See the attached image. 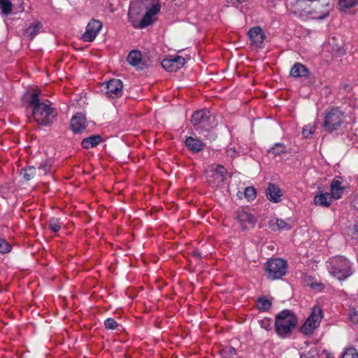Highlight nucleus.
I'll return each mask as SVG.
<instances>
[{
	"mask_svg": "<svg viewBox=\"0 0 358 358\" xmlns=\"http://www.w3.org/2000/svg\"><path fill=\"white\" fill-rule=\"evenodd\" d=\"M159 10L158 0H139L130 5L128 16L134 28L143 29L157 20Z\"/></svg>",
	"mask_w": 358,
	"mask_h": 358,
	"instance_id": "obj_1",
	"label": "nucleus"
},
{
	"mask_svg": "<svg viewBox=\"0 0 358 358\" xmlns=\"http://www.w3.org/2000/svg\"><path fill=\"white\" fill-rule=\"evenodd\" d=\"M29 105L32 107V115L34 120L39 124L48 126L52 124L57 113L51 106L49 101H41L38 93H33L30 96Z\"/></svg>",
	"mask_w": 358,
	"mask_h": 358,
	"instance_id": "obj_2",
	"label": "nucleus"
},
{
	"mask_svg": "<svg viewBox=\"0 0 358 358\" xmlns=\"http://www.w3.org/2000/svg\"><path fill=\"white\" fill-rule=\"evenodd\" d=\"M297 319L290 310H284L275 317V329L278 334L282 337L287 336L294 329Z\"/></svg>",
	"mask_w": 358,
	"mask_h": 358,
	"instance_id": "obj_3",
	"label": "nucleus"
},
{
	"mask_svg": "<svg viewBox=\"0 0 358 358\" xmlns=\"http://www.w3.org/2000/svg\"><path fill=\"white\" fill-rule=\"evenodd\" d=\"M329 270L332 275L340 280L346 278L351 274L350 262L343 257L332 259Z\"/></svg>",
	"mask_w": 358,
	"mask_h": 358,
	"instance_id": "obj_4",
	"label": "nucleus"
},
{
	"mask_svg": "<svg viewBox=\"0 0 358 358\" xmlns=\"http://www.w3.org/2000/svg\"><path fill=\"white\" fill-rule=\"evenodd\" d=\"M344 120L343 113L337 108H333L326 113L322 126L327 131L332 132L341 127Z\"/></svg>",
	"mask_w": 358,
	"mask_h": 358,
	"instance_id": "obj_5",
	"label": "nucleus"
},
{
	"mask_svg": "<svg viewBox=\"0 0 358 358\" xmlns=\"http://www.w3.org/2000/svg\"><path fill=\"white\" fill-rule=\"evenodd\" d=\"M192 123L196 130H208L216 124L215 117L204 110L196 111L192 115Z\"/></svg>",
	"mask_w": 358,
	"mask_h": 358,
	"instance_id": "obj_6",
	"label": "nucleus"
},
{
	"mask_svg": "<svg viewBox=\"0 0 358 358\" xmlns=\"http://www.w3.org/2000/svg\"><path fill=\"white\" fill-rule=\"evenodd\" d=\"M266 271L268 278L271 280L279 279L286 273L287 263L282 259H271L266 263Z\"/></svg>",
	"mask_w": 358,
	"mask_h": 358,
	"instance_id": "obj_7",
	"label": "nucleus"
},
{
	"mask_svg": "<svg viewBox=\"0 0 358 358\" xmlns=\"http://www.w3.org/2000/svg\"><path fill=\"white\" fill-rule=\"evenodd\" d=\"M322 317V309L317 306L313 307L310 315L301 328V332L304 334H312L319 327Z\"/></svg>",
	"mask_w": 358,
	"mask_h": 358,
	"instance_id": "obj_8",
	"label": "nucleus"
},
{
	"mask_svg": "<svg viewBox=\"0 0 358 358\" xmlns=\"http://www.w3.org/2000/svg\"><path fill=\"white\" fill-rule=\"evenodd\" d=\"M206 173L208 183L212 187H218L224 181L227 170L222 165H210Z\"/></svg>",
	"mask_w": 358,
	"mask_h": 358,
	"instance_id": "obj_9",
	"label": "nucleus"
},
{
	"mask_svg": "<svg viewBox=\"0 0 358 358\" xmlns=\"http://www.w3.org/2000/svg\"><path fill=\"white\" fill-rule=\"evenodd\" d=\"M102 28V23L96 20H92L86 27V31L82 35V39L86 42H92L96 37Z\"/></svg>",
	"mask_w": 358,
	"mask_h": 358,
	"instance_id": "obj_10",
	"label": "nucleus"
},
{
	"mask_svg": "<svg viewBox=\"0 0 358 358\" xmlns=\"http://www.w3.org/2000/svg\"><path fill=\"white\" fill-rule=\"evenodd\" d=\"M123 85L120 80L112 79L106 83L105 94L109 98H117L122 94Z\"/></svg>",
	"mask_w": 358,
	"mask_h": 358,
	"instance_id": "obj_11",
	"label": "nucleus"
},
{
	"mask_svg": "<svg viewBox=\"0 0 358 358\" xmlns=\"http://www.w3.org/2000/svg\"><path fill=\"white\" fill-rule=\"evenodd\" d=\"M248 36L250 45L254 48H262L266 38L263 30L259 27H255L250 29Z\"/></svg>",
	"mask_w": 358,
	"mask_h": 358,
	"instance_id": "obj_12",
	"label": "nucleus"
},
{
	"mask_svg": "<svg viewBox=\"0 0 358 358\" xmlns=\"http://www.w3.org/2000/svg\"><path fill=\"white\" fill-rule=\"evenodd\" d=\"M185 63V58L178 56L164 59L162 62V67L168 71L176 72L181 69Z\"/></svg>",
	"mask_w": 358,
	"mask_h": 358,
	"instance_id": "obj_13",
	"label": "nucleus"
},
{
	"mask_svg": "<svg viewBox=\"0 0 358 358\" xmlns=\"http://www.w3.org/2000/svg\"><path fill=\"white\" fill-rule=\"evenodd\" d=\"M237 219L243 229H246L252 227L256 222L254 216L245 210L238 211Z\"/></svg>",
	"mask_w": 358,
	"mask_h": 358,
	"instance_id": "obj_14",
	"label": "nucleus"
},
{
	"mask_svg": "<svg viewBox=\"0 0 358 358\" xmlns=\"http://www.w3.org/2000/svg\"><path fill=\"white\" fill-rule=\"evenodd\" d=\"M267 199L273 203H278L281 200L282 192L280 187L273 183H269L266 191Z\"/></svg>",
	"mask_w": 358,
	"mask_h": 358,
	"instance_id": "obj_15",
	"label": "nucleus"
},
{
	"mask_svg": "<svg viewBox=\"0 0 358 358\" xmlns=\"http://www.w3.org/2000/svg\"><path fill=\"white\" fill-rule=\"evenodd\" d=\"M86 120L84 115L77 113L71 120V127L74 132H80L85 127Z\"/></svg>",
	"mask_w": 358,
	"mask_h": 358,
	"instance_id": "obj_16",
	"label": "nucleus"
},
{
	"mask_svg": "<svg viewBox=\"0 0 358 358\" xmlns=\"http://www.w3.org/2000/svg\"><path fill=\"white\" fill-rule=\"evenodd\" d=\"M314 202L317 206L328 208L331 203V196L328 193H320L315 196Z\"/></svg>",
	"mask_w": 358,
	"mask_h": 358,
	"instance_id": "obj_17",
	"label": "nucleus"
},
{
	"mask_svg": "<svg viewBox=\"0 0 358 358\" xmlns=\"http://www.w3.org/2000/svg\"><path fill=\"white\" fill-rule=\"evenodd\" d=\"M308 69L302 64H295L291 71L290 76L294 78L297 77H306L308 75Z\"/></svg>",
	"mask_w": 358,
	"mask_h": 358,
	"instance_id": "obj_18",
	"label": "nucleus"
},
{
	"mask_svg": "<svg viewBox=\"0 0 358 358\" xmlns=\"http://www.w3.org/2000/svg\"><path fill=\"white\" fill-rule=\"evenodd\" d=\"M185 144L193 152H199L204 148V143L201 141L192 137L187 138Z\"/></svg>",
	"mask_w": 358,
	"mask_h": 358,
	"instance_id": "obj_19",
	"label": "nucleus"
},
{
	"mask_svg": "<svg viewBox=\"0 0 358 358\" xmlns=\"http://www.w3.org/2000/svg\"><path fill=\"white\" fill-rule=\"evenodd\" d=\"M101 137L99 135H93L82 141V146L85 149H90L99 144Z\"/></svg>",
	"mask_w": 358,
	"mask_h": 358,
	"instance_id": "obj_20",
	"label": "nucleus"
},
{
	"mask_svg": "<svg viewBox=\"0 0 358 358\" xmlns=\"http://www.w3.org/2000/svg\"><path fill=\"white\" fill-rule=\"evenodd\" d=\"M343 189L341 185V182L338 180H334L331 185V199H338L341 197Z\"/></svg>",
	"mask_w": 358,
	"mask_h": 358,
	"instance_id": "obj_21",
	"label": "nucleus"
},
{
	"mask_svg": "<svg viewBox=\"0 0 358 358\" xmlns=\"http://www.w3.org/2000/svg\"><path fill=\"white\" fill-rule=\"evenodd\" d=\"M141 54L138 50H132L127 57V62L132 66H137L141 61Z\"/></svg>",
	"mask_w": 358,
	"mask_h": 358,
	"instance_id": "obj_22",
	"label": "nucleus"
},
{
	"mask_svg": "<svg viewBox=\"0 0 358 358\" xmlns=\"http://www.w3.org/2000/svg\"><path fill=\"white\" fill-rule=\"evenodd\" d=\"M42 25L41 22H36L33 25L29 27L24 34L27 36L29 37L30 38H33L37 33L39 31V30L41 29Z\"/></svg>",
	"mask_w": 358,
	"mask_h": 358,
	"instance_id": "obj_23",
	"label": "nucleus"
},
{
	"mask_svg": "<svg viewBox=\"0 0 358 358\" xmlns=\"http://www.w3.org/2000/svg\"><path fill=\"white\" fill-rule=\"evenodd\" d=\"M0 10L4 15H9L13 10V5L10 0H0Z\"/></svg>",
	"mask_w": 358,
	"mask_h": 358,
	"instance_id": "obj_24",
	"label": "nucleus"
},
{
	"mask_svg": "<svg viewBox=\"0 0 358 358\" xmlns=\"http://www.w3.org/2000/svg\"><path fill=\"white\" fill-rule=\"evenodd\" d=\"M271 302L264 297H260L257 301V307L260 310H268L271 308Z\"/></svg>",
	"mask_w": 358,
	"mask_h": 358,
	"instance_id": "obj_25",
	"label": "nucleus"
},
{
	"mask_svg": "<svg viewBox=\"0 0 358 358\" xmlns=\"http://www.w3.org/2000/svg\"><path fill=\"white\" fill-rule=\"evenodd\" d=\"M21 175L26 180H29L34 178L36 176V169L33 166H29L27 169L21 171Z\"/></svg>",
	"mask_w": 358,
	"mask_h": 358,
	"instance_id": "obj_26",
	"label": "nucleus"
},
{
	"mask_svg": "<svg viewBox=\"0 0 358 358\" xmlns=\"http://www.w3.org/2000/svg\"><path fill=\"white\" fill-rule=\"evenodd\" d=\"M272 227L273 231L290 229V227L285 220L280 219L275 220V222L272 224Z\"/></svg>",
	"mask_w": 358,
	"mask_h": 358,
	"instance_id": "obj_27",
	"label": "nucleus"
},
{
	"mask_svg": "<svg viewBox=\"0 0 358 358\" xmlns=\"http://www.w3.org/2000/svg\"><path fill=\"white\" fill-rule=\"evenodd\" d=\"M341 9L350 8L358 3V0H338Z\"/></svg>",
	"mask_w": 358,
	"mask_h": 358,
	"instance_id": "obj_28",
	"label": "nucleus"
},
{
	"mask_svg": "<svg viewBox=\"0 0 358 358\" xmlns=\"http://www.w3.org/2000/svg\"><path fill=\"white\" fill-rule=\"evenodd\" d=\"M236 354V350L233 347H227L221 351V355L223 358H233V356Z\"/></svg>",
	"mask_w": 358,
	"mask_h": 358,
	"instance_id": "obj_29",
	"label": "nucleus"
},
{
	"mask_svg": "<svg viewBox=\"0 0 358 358\" xmlns=\"http://www.w3.org/2000/svg\"><path fill=\"white\" fill-rule=\"evenodd\" d=\"M49 227L53 232H57L61 229V224L57 218L52 217L50 220Z\"/></svg>",
	"mask_w": 358,
	"mask_h": 358,
	"instance_id": "obj_30",
	"label": "nucleus"
},
{
	"mask_svg": "<svg viewBox=\"0 0 358 358\" xmlns=\"http://www.w3.org/2000/svg\"><path fill=\"white\" fill-rule=\"evenodd\" d=\"M315 131V127L313 124L306 125L302 130V134L305 138H309Z\"/></svg>",
	"mask_w": 358,
	"mask_h": 358,
	"instance_id": "obj_31",
	"label": "nucleus"
},
{
	"mask_svg": "<svg viewBox=\"0 0 358 358\" xmlns=\"http://www.w3.org/2000/svg\"><path fill=\"white\" fill-rule=\"evenodd\" d=\"M11 250V245L4 239H0V253H8Z\"/></svg>",
	"mask_w": 358,
	"mask_h": 358,
	"instance_id": "obj_32",
	"label": "nucleus"
},
{
	"mask_svg": "<svg viewBox=\"0 0 358 358\" xmlns=\"http://www.w3.org/2000/svg\"><path fill=\"white\" fill-rule=\"evenodd\" d=\"M342 358H358V353L355 348H348L343 353Z\"/></svg>",
	"mask_w": 358,
	"mask_h": 358,
	"instance_id": "obj_33",
	"label": "nucleus"
},
{
	"mask_svg": "<svg viewBox=\"0 0 358 358\" xmlns=\"http://www.w3.org/2000/svg\"><path fill=\"white\" fill-rule=\"evenodd\" d=\"M245 196L248 200H253L256 196L255 189L252 187H248L245 189Z\"/></svg>",
	"mask_w": 358,
	"mask_h": 358,
	"instance_id": "obj_34",
	"label": "nucleus"
},
{
	"mask_svg": "<svg viewBox=\"0 0 358 358\" xmlns=\"http://www.w3.org/2000/svg\"><path fill=\"white\" fill-rule=\"evenodd\" d=\"M285 152V147L282 144H276L273 147L270 152L273 155H278Z\"/></svg>",
	"mask_w": 358,
	"mask_h": 358,
	"instance_id": "obj_35",
	"label": "nucleus"
},
{
	"mask_svg": "<svg viewBox=\"0 0 358 358\" xmlns=\"http://www.w3.org/2000/svg\"><path fill=\"white\" fill-rule=\"evenodd\" d=\"M105 327L108 329H115L117 327V324L113 318H108L105 321Z\"/></svg>",
	"mask_w": 358,
	"mask_h": 358,
	"instance_id": "obj_36",
	"label": "nucleus"
},
{
	"mask_svg": "<svg viewBox=\"0 0 358 358\" xmlns=\"http://www.w3.org/2000/svg\"><path fill=\"white\" fill-rule=\"evenodd\" d=\"M260 326L262 329L269 331L271 329V322L268 319H264L259 321Z\"/></svg>",
	"mask_w": 358,
	"mask_h": 358,
	"instance_id": "obj_37",
	"label": "nucleus"
},
{
	"mask_svg": "<svg viewBox=\"0 0 358 358\" xmlns=\"http://www.w3.org/2000/svg\"><path fill=\"white\" fill-rule=\"evenodd\" d=\"M39 170L42 171V175H46L48 171H50V165L45 164L44 165H41L39 168Z\"/></svg>",
	"mask_w": 358,
	"mask_h": 358,
	"instance_id": "obj_38",
	"label": "nucleus"
},
{
	"mask_svg": "<svg viewBox=\"0 0 358 358\" xmlns=\"http://www.w3.org/2000/svg\"><path fill=\"white\" fill-rule=\"evenodd\" d=\"M350 319L354 323H358V314L357 312L353 311L350 313Z\"/></svg>",
	"mask_w": 358,
	"mask_h": 358,
	"instance_id": "obj_39",
	"label": "nucleus"
},
{
	"mask_svg": "<svg viewBox=\"0 0 358 358\" xmlns=\"http://www.w3.org/2000/svg\"><path fill=\"white\" fill-rule=\"evenodd\" d=\"M236 149L234 148H230L227 150V154L229 157H233L236 155Z\"/></svg>",
	"mask_w": 358,
	"mask_h": 358,
	"instance_id": "obj_40",
	"label": "nucleus"
},
{
	"mask_svg": "<svg viewBox=\"0 0 358 358\" xmlns=\"http://www.w3.org/2000/svg\"><path fill=\"white\" fill-rule=\"evenodd\" d=\"M228 3H231V5L236 6L241 3V0H227Z\"/></svg>",
	"mask_w": 358,
	"mask_h": 358,
	"instance_id": "obj_41",
	"label": "nucleus"
},
{
	"mask_svg": "<svg viewBox=\"0 0 358 358\" xmlns=\"http://www.w3.org/2000/svg\"><path fill=\"white\" fill-rule=\"evenodd\" d=\"M352 205L354 208L358 210V196L353 200Z\"/></svg>",
	"mask_w": 358,
	"mask_h": 358,
	"instance_id": "obj_42",
	"label": "nucleus"
},
{
	"mask_svg": "<svg viewBox=\"0 0 358 358\" xmlns=\"http://www.w3.org/2000/svg\"><path fill=\"white\" fill-rule=\"evenodd\" d=\"M354 231L356 234L355 238L358 239V224L355 226Z\"/></svg>",
	"mask_w": 358,
	"mask_h": 358,
	"instance_id": "obj_43",
	"label": "nucleus"
},
{
	"mask_svg": "<svg viewBox=\"0 0 358 358\" xmlns=\"http://www.w3.org/2000/svg\"><path fill=\"white\" fill-rule=\"evenodd\" d=\"M301 358H313L312 356H309L308 355L303 354L301 355Z\"/></svg>",
	"mask_w": 358,
	"mask_h": 358,
	"instance_id": "obj_44",
	"label": "nucleus"
},
{
	"mask_svg": "<svg viewBox=\"0 0 358 358\" xmlns=\"http://www.w3.org/2000/svg\"><path fill=\"white\" fill-rule=\"evenodd\" d=\"M310 286H311L312 287H314V288H315V287H316L320 286V284H318V283H315H315H312V284L310 285Z\"/></svg>",
	"mask_w": 358,
	"mask_h": 358,
	"instance_id": "obj_45",
	"label": "nucleus"
},
{
	"mask_svg": "<svg viewBox=\"0 0 358 358\" xmlns=\"http://www.w3.org/2000/svg\"><path fill=\"white\" fill-rule=\"evenodd\" d=\"M194 255H198V256H199V254H198L197 252H194Z\"/></svg>",
	"mask_w": 358,
	"mask_h": 358,
	"instance_id": "obj_46",
	"label": "nucleus"
},
{
	"mask_svg": "<svg viewBox=\"0 0 358 358\" xmlns=\"http://www.w3.org/2000/svg\"><path fill=\"white\" fill-rule=\"evenodd\" d=\"M357 109H358V105H357Z\"/></svg>",
	"mask_w": 358,
	"mask_h": 358,
	"instance_id": "obj_47",
	"label": "nucleus"
}]
</instances>
